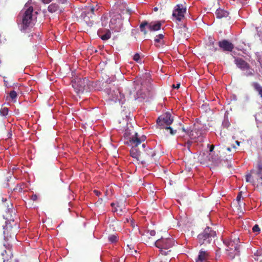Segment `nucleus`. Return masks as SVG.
<instances>
[{
  "instance_id": "obj_1",
  "label": "nucleus",
  "mask_w": 262,
  "mask_h": 262,
  "mask_svg": "<svg viewBox=\"0 0 262 262\" xmlns=\"http://www.w3.org/2000/svg\"><path fill=\"white\" fill-rule=\"evenodd\" d=\"M145 139V136L140 137L138 133H135L132 137L129 138V140L126 142L127 144L132 146L130 151V156L137 160L140 161L142 164L146 162H153L155 161L154 157L156 155L154 150L146 147L145 143H143L140 147L139 146Z\"/></svg>"
},
{
  "instance_id": "obj_2",
  "label": "nucleus",
  "mask_w": 262,
  "mask_h": 262,
  "mask_svg": "<svg viewBox=\"0 0 262 262\" xmlns=\"http://www.w3.org/2000/svg\"><path fill=\"white\" fill-rule=\"evenodd\" d=\"M175 241L173 238L161 237L155 242V245L159 249V257L166 256L170 257L173 253V247Z\"/></svg>"
},
{
  "instance_id": "obj_3",
  "label": "nucleus",
  "mask_w": 262,
  "mask_h": 262,
  "mask_svg": "<svg viewBox=\"0 0 262 262\" xmlns=\"http://www.w3.org/2000/svg\"><path fill=\"white\" fill-rule=\"evenodd\" d=\"M223 243L226 246V249L227 255L233 259L235 256L239 255V239L234 237L233 239H224Z\"/></svg>"
},
{
  "instance_id": "obj_4",
  "label": "nucleus",
  "mask_w": 262,
  "mask_h": 262,
  "mask_svg": "<svg viewBox=\"0 0 262 262\" xmlns=\"http://www.w3.org/2000/svg\"><path fill=\"white\" fill-rule=\"evenodd\" d=\"M173 119L169 113H166L160 117L157 120V124L160 128H165L171 135L177 133V130L173 129L169 125L172 123Z\"/></svg>"
},
{
  "instance_id": "obj_5",
  "label": "nucleus",
  "mask_w": 262,
  "mask_h": 262,
  "mask_svg": "<svg viewBox=\"0 0 262 262\" xmlns=\"http://www.w3.org/2000/svg\"><path fill=\"white\" fill-rule=\"evenodd\" d=\"M216 232L211 228L207 227L204 231L198 236V242L200 245L207 246L211 244L213 239L216 236Z\"/></svg>"
},
{
  "instance_id": "obj_6",
  "label": "nucleus",
  "mask_w": 262,
  "mask_h": 262,
  "mask_svg": "<svg viewBox=\"0 0 262 262\" xmlns=\"http://www.w3.org/2000/svg\"><path fill=\"white\" fill-rule=\"evenodd\" d=\"M100 6L98 4L90 5L86 7L84 11L81 13V17L89 26L93 24V17L95 16V12L99 10Z\"/></svg>"
},
{
  "instance_id": "obj_7",
  "label": "nucleus",
  "mask_w": 262,
  "mask_h": 262,
  "mask_svg": "<svg viewBox=\"0 0 262 262\" xmlns=\"http://www.w3.org/2000/svg\"><path fill=\"white\" fill-rule=\"evenodd\" d=\"M73 87L76 90L77 93H83L88 91L92 85L91 82L86 77L78 78L73 83Z\"/></svg>"
},
{
  "instance_id": "obj_8",
  "label": "nucleus",
  "mask_w": 262,
  "mask_h": 262,
  "mask_svg": "<svg viewBox=\"0 0 262 262\" xmlns=\"http://www.w3.org/2000/svg\"><path fill=\"white\" fill-rule=\"evenodd\" d=\"M68 4V0H57L55 3H53L49 5L48 10L51 13H61Z\"/></svg>"
},
{
  "instance_id": "obj_9",
  "label": "nucleus",
  "mask_w": 262,
  "mask_h": 262,
  "mask_svg": "<svg viewBox=\"0 0 262 262\" xmlns=\"http://www.w3.org/2000/svg\"><path fill=\"white\" fill-rule=\"evenodd\" d=\"M112 11L111 13L114 15L127 14L129 15L132 13L131 10L127 8L126 4L121 1H118L115 4Z\"/></svg>"
},
{
  "instance_id": "obj_10",
  "label": "nucleus",
  "mask_w": 262,
  "mask_h": 262,
  "mask_svg": "<svg viewBox=\"0 0 262 262\" xmlns=\"http://www.w3.org/2000/svg\"><path fill=\"white\" fill-rule=\"evenodd\" d=\"M110 28L116 32H119L123 28L122 15L112 14V18L110 21Z\"/></svg>"
},
{
  "instance_id": "obj_11",
  "label": "nucleus",
  "mask_w": 262,
  "mask_h": 262,
  "mask_svg": "<svg viewBox=\"0 0 262 262\" xmlns=\"http://www.w3.org/2000/svg\"><path fill=\"white\" fill-rule=\"evenodd\" d=\"M33 11V7H29L24 12H22V24L24 29H26L29 27H32L33 25L32 19Z\"/></svg>"
},
{
  "instance_id": "obj_12",
  "label": "nucleus",
  "mask_w": 262,
  "mask_h": 262,
  "mask_svg": "<svg viewBox=\"0 0 262 262\" xmlns=\"http://www.w3.org/2000/svg\"><path fill=\"white\" fill-rule=\"evenodd\" d=\"M182 131L186 133L190 138L192 140H196L198 142H202L203 140V136H202L201 130L195 127L191 128L188 127L185 128L183 127Z\"/></svg>"
},
{
  "instance_id": "obj_13",
  "label": "nucleus",
  "mask_w": 262,
  "mask_h": 262,
  "mask_svg": "<svg viewBox=\"0 0 262 262\" xmlns=\"http://www.w3.org/2000/svg\"><path fill=\"white\" fill-rule=\"evenodd\" d=\"M186 11V8H184L182 5H177L173 11L172 16L176 18V20L180 21L184 17Z\"/></svg>"
},
{
  "instance_id": "obj_14",
  "label": "nucleus",
  "mask_w": 262,
  "mask_h": 262,
  "mask_svg": "<svg viewBox=\"0 0 262 262\" xmlns=\"http://www.w3.org/2000/svg\"><path fill=\"white\" fill-rule=\"evenodd\" d=\"M106 92L108 94V99L112 101L116 102L120 101L124 97L118 90L111 91L108 89L106 90Z\"/></svg>"
},
{
  "instance_id": "obj_15",
  "label": "nucleus",
  "mask_w": 262,
  "mask_h": 262,
  "mask_svg": "<svg viewBox=\"0 0 262 262\" xmlns=\"http://www.w3.org/2000/svg\"><path fill=\"white\" fill-rule=\"evenodd\" d=\"M219 46L224 51L231 52L234 49V45L226 39L219 41Z\"/></svg>"
},
{
  "instance_id": "obj_16",
  "label": "nucleus",
  "mask_w": 262,
  "mask_h": 262,
  "mask_svg": "<svg viewBox=\"0 0 262 262\" xmlns=\"http://www.w3.org/2000/svg\"><path fill=\"white\" fill-rule=\"evenodd\" d=\"M209 258V253L207 251L201 250L196 262H207Z\"/></svg>"
},
{
  "instance_id": "obj_17",
  "label": "nucleus",
  "mask_w": 262,
  "mask_h": 262,
  "mask_svg": "<svg viewBox=\"0 0 262 262\" xmlns=\"http://www.w3.org/2000/svg\"><path fill=\"white\" fill-rule=\"evenodd\" d=\"M12 228L7 227V229L4 231V238L5 240L9 241L10 239H15L16 237L15 232H12Z\"/></svg>"
},
{
  "instance_id": "obj_18",
  "label": "nucleus",
  "mask_w": 262,
  "mask_h": 262,
  "mask_svg": "<svg viewBox=\"0 0 262 262\" xmlns=\"http://www.w3.org/2000/svg\"><path fill=\"white\" fill-rule=\"evenodd\" d=\"M161 27V23L160 21L148 23V29L151 31L159 30Z\"/></svg>"
},
{
  "instance_id": "obj_19",
  "label": "nucleus",
  "mask_w": 262,
  "mask_h": 262,
  "mask_svg": "<svg viewBox=\"0 0 262 262\" xmlns=\"http://www.w3.org/2000/svg\"><path fill=\"white\" fill-rule=\"evenodd\" d=\"M235 64L242 69H246L249 68L248 64L243 59L237 58L235 59Z\"/></svg>"
},
{
  "instance_id": "obj_20",
  "label": "nucleus",
  "mask_w": 262,
  "mask_h": 262,
  "mask_svg": "<svg viewBox=\"0 0 262 262\" xmlns=\"http://www.w3.org/2000/svg\"><path fill=\"white\" fill-rule=\"evenodd\" d=\"M164 36L162 34H159L155 37L154 41L155 45L157 47L160 48L164 45Z\"/></svg>"
},
{
  "instance_id": "obj_21",
  "label": "nucleus",
  "mask_w": 262,
  "mask_h": 262,
  "mask_svg": "<svg viewBox=\"0 0 262 262\" xmlns=\"http://www.w3.org/2000/svg\"><path fill=\"white\" fill-rule=\"evenodd\" d=\"M4 253H2L3 256V262H11L13 255L10 250L8 251L6 250L4 251Z\"/></svg>"
},
{
  "instance_id": "obj_22",
  "label": "nucleus",
  "mask_w": 262,
  "mask_h": 262,
  "mask_svg": "<svg viewBox=\"0 0 262 262\" xmlns=\"http://www.w3.org/2000/svg\"><path fill=\"white\" fill-rule=\"evenodd\" d=\"M215 15L217 18H222L228 16L229 13L222 9H217L215 12Z\"/></svg>"
},
{
  "instance_id": "obj_23",
  "label": "nucleus",
  "mask_w": 262,
  "mask_h": 262,
  "mask_svg": "<svg viewBox=\"0 0 262 262\" xmlns=\"http://www.w3.org/2000/svg\"><path fill=\"white\" fill-rule=\"evenodd\" d=\"M115 204L114 203H111V206L113 208V211L116 212L117 214L118 215H122V214L124 212L123 209L124 208H123L122 206L119 204V203H117L116 205V206L115 207Z\"/></svg>"
},
{
  "instance_id": "obj_24",
  "label": "nucleus",
  "mask_w": 262,
  "mask_h": 262,
  "mask_svg": "<svg viewBox=\"0 0 262 262\" xmlns=\"http://www.w3.org/2000/svg\"><path fill=\"white\" fill-rule=\"evenodd\" d=\"M252 86L253 87L254 90L258 93V94L262 98V86L256 82H253L252 83Z\"/></svg>"
},
{
  "instance_id": "obj_25",
  "label": "nucleus",
  "mask_w": 262,
  "mask_h": 262,
  "mask_svg": "<svg viewBox=\"0 0 262 262\" xmlns=\"http://www.w3.org/2000/svg\"><path fill=\"white\" fill-rule=\"evenodd\" d=\"M146 27L148 28V22L144 21L140 25V28L141 32H143L144 35L147 34V31L146 30Z\"/></svg>"
},
{
  "instance_id": "obj_26",
  "label": "nucleus",
  "mask_w": 262,
  "mask_h": 262,
  "mask_svg": "<svg viewBox=\"0 0 262 262\" xmlns=\"http://www.w3.org/2000/svg\"><path fill=\"white\" fill-rule=\"evenodd\" d=\"M256 174L258 177L262 181V164L259 163L257 165V170Z\"/></svg>"
},
{
  "instance_id": "obj_27",
  "label": "nucleus",
  "mask_w": 262,
  "mask_h": 262,
  "mask_svg": "<svg viewBox=\"0 0 262 262\" xmlns=\"http://www.w3.org/2000/svg\"><path fill=\"white\" fill-rule=\"evenodd\" d=\"M108 18L106 15H103L101 18L102 26L105 27L108 24Z\"/></svg>"
},
{
  "instance_id": "obj_28",
  "label": "nucleus",
  "mask_w": 262,
  "mask_h": 262,
  "mask_svg": "<svg viewBox=\"0 0 262 262\" xmlns=\"http://www.w3.org/2000/svg\"><path fill=\"white\" fill-rule=\"evenodd\" d=\"M111 33L108 30H107L106 33L105 34L102 35L100 37V38L103 40H106L110 39L111 38Z\"/></svg>"
},
{
  "instance_id": "obj_29",
  "label": "nucleus",
  "mask_w": 262,
  "mask_h": 262,
  "mask_svg": "<svg viewBox=\"0 0 262 262\" xmlns=\"http://www.w3.org/2000/svg\"><path fill=\"white\" fill-rule=\"evenodd\" d=\"M9 96L13 101H15L17 95L15 91H11L9 93Z\"/></svg>"
},
{
  "instance_id": "obj_30",
  "label": "nucleus",
  "mask_w": 262,
  "mask_h": 262,
  "mask_svg": "<svg viewBox=\"0 0 262 262\" xmlns=\"http://www.w3.org/2000/svg\"><path fill=\"white\" fill-rule=\"evenodd\" d=\"M8 108L6 107L2 108L0 110L1 115L4 116H7L8 114Z\"/></svg>"
},
{
  "instance_id": "obj_31",
  "label": "nucleus",
  "mask_w": 262,
  "mask_h": 262,
  "mask_svg": "<svg viewBox=\"0 0 262 262\" xmlns=\"http://www.w3.org/2000/svg\"><path fill=\"white\" fill-rule=\"evenodd\" d=\"M127 247L129 250H128V249H127L126 250L128 251V252H130L131 254H134V253H137V250L134 249V247L132 245H127Z\"/></svg>"
},
{
  "instance_id": "obj_32",
  "label": "nucleus",
  "mask_w": 262,
  "mask_h": 262,
  "mask_svg": "<svg viewBox=\"0 0 262 262\" xmlns=\"http://www.w3.org/2000/svg\"><path fill=\"white\" fill-rule=\"evenodd\" d=\"M163 256H161V257H159V254L158 255V259H159V261H158L157 262H170V259H169L170 257H168L166 259H163Z\"/></svg>"
},
{
  "instance_id": "obj_33",
  "label": "nucleus",
  "mask_w": 262,
  "mask_h": 262,
  "mask_svg": "<svg viewBox=\"0 0 262 262\" xmlns=\"http://www.w3.org/2000/svg\"><path fill=\"white\" fill-rule=\"evenodd\" d=\"M117 236L115 235H112L108 237L109 241L111 243H114L117 241Z\"/></svg>"
},
{
  "instance_id": "obj_34",
  "label": "nucleus",
  "mask_w": 262,
  "mask_h": 262,
  "mask_svg": "<svg viewBox=\"0 0 262 262\" xmlns=\"http://www.w3.org/2000/svg\"><path fill=\"white\" fill-rule=\"evenodd\" d=\"M140 55L139 53H136L134 56V57H133V59L135 61H137V62H139V60H140Z\"/></svg>"
},
{
  "instance_id": "obj_35",
  "label": "nucleus",
  "mask_w": 262,
  "mask_h": 262,
  "mask_svg": "<svg viewBox=\"0 0 262 262\" xmlns=\"http://www.w3.org/2000/svg\"><path fill=\"white\" fill-rule=\"evenodd\" d=\"M252 231L254 232H258L260 231V228L257 225H255L252 228Z\"/></svg>"
},
{
  "instance_id": "obj_36",
  "label": "nucleus",
  "mask_w": 262,
  "mask_h": 262,
  "mask_svg": "<svg viewBox=\"0 0 262 262\" xmlns=\"http://www.w3.org/2000/svg\"><path fill=\"white\" fill-rule=\"evenodd\" d=\"M251 173H248L246 175V182H251Z\"/></svg>"
},
{
  "instance_id": "obj_37",
  "label": "nucleus",
  "mask_w": 262,
  "mask_h": 262,
  "mask_svg": "<svg viewBox=\"0 0 262 262\" xmlns=\"http://www.w3.org/2000/svg\"><path fill=\"white\" fill-rule=\"evenodd\" d=\"M147 234H149L150 236H155L156 235V231L155 230L148 231Z\"/></svg>"
},
{
  "instance_id": "obj_38",
  "label": "nucleus",
  "mask_w": 262,
  "mask_h": 262,
  "mask_svg": "<svg viewBox=\"0 0 262 262\" xmlns=\"http://www.w3.org/2000/svg\"><path fill=\"white\" fill-rule=\"evenodd\" d=\"M241 198H242V192H239V193L238 194V195L236 197V200L238 202V204L239 203V202L241 200Z\"/></svg>"
},
{
  "instance_id": "obj_39",
  "label": "nucleus",
  "mask_w": 262,
  "mask_h": 262,
  "mask_svg": "<svg viewBox=\"0 0 262 262\" xmlns=\"http://www.w3.org/2000/svg\"><path fill=\"white\" fill-rule=\"evenodd\" d=\"M31 199L33 201H36L37 200V195L36 194H33V195H32Z\"/></svg>"
},
{
  "instance_id": "obj_40",
  "label": "nucleus",
  "mask_w": 262,
  "mask_h": 262,
  "mask_svg": "<svg viewBox=\"0 0 262 262\" xmlns=\"http://www.w3.org/2000/svg\"><path fill=\"white\" fill-rule=\"evenodd\" d=\"M192 141H188L186 143V145H187L188 149L190 148V147L192 145Z\"/></svg>"
},
{
  "instance_id": "obj_41",
  "label": "nucleus",
  "mask_w": 262,
  "mask_h": 262,
  "mask_svg": "<svg viewBox=\"0 0 262 262\" xmlns=\"http://www.w3.org/2000/svg\"><path fill=\"white\" fill-rule=\"evenodd\" d=\"M4 82L5 86L8 87V88L10 86V85L9 84L8 81L5 79V77H4Z\"/></svg>"
},
{
  "instance_id": "obj_42",
  "label": "nucleus",
  "mask_w": 262,
  "mask_h": 262,
  "mask_svg": "<svg viewBox=\"0 0 262 262\" xmlns=\"http://www.w3.org/2000/svg\"><path fill=\"white\" fill-rule=\"evenodd\" d=\"M94 193L97 195V196H99L100 194H101V192L97 190H94Z\"/></svg>"
},
{
  "instance_id": "obj_43",
  "label": "nucleus",
  "mask_w": 262,
  "mask_h": 262,
  "mask_svg": "<svg viewBox=\"0 0 262 262\" xmlns=\"http://www.w3.org/2000/svg\"><path fill=\"white\" fill-rule=\"evenodd\" d=\"M180 83H177L176 84V85H175L174 84H173L172 86L173 88H176V89H179L180 88Z\"/></svg>"
},
{
  "instance_id": "obj_44",
  "label": "nucleus",
  "mask_w": 262,
  "mask_h": 262,
  "mask_svg": "<svg viewBox=\"0 0 262 262\" xmlns=\"http://www.w3.org/2000/svg\"><path fill=\"white\" fill-rule=\"evenodd\" d=\"M214 148V146L213 145H211L210 146L209 151L210 152H212Z\"/></svg>"
},
{
  "instance_id": "obj_45",
  "label": "nucleus",
  "mask_w": 262,
  "mask_h": 262,
  "mask_svg": "<svg viewBox=\"0 0 262 262\" xmlns=\"http://www.w3.org/2000/svg\"><path fill=\"white\" fill-rule=\"evenodd\" d=\"M52 0H42V2L45 4H49L50 2H51Z\"/></svg>"
},
{
  "instance_id": "obj_46",
  "label": "nucleus",
  "mask_w": 262,
  "mask_h": 262,
  "mask_svg": "<svg viewBox=\"0 0 262 262\" xmlns=\"http://www.w3.org/2000/svg\"><path fill=\"white\" fill-rule=\"evenodd\" d=\"M103 202V200L102 199H99L98 201L96 202V204H101Z\"/></svg>"
},
{
  "instance_id": "obj_47",
  "label": "nucleus",
  "mask_w": 262,
  "mask_h": 262,
  "mask_svg": "<svg viewBox=\"0 0 262 262\" xmlns=\"http://www.w3.org/2000/svg\"><path fill=\"white\" fill-rule=\"evenodd\" d=\"M229 125V123L228 122H225L223 123V125H225V126L227 127Z\"/></svg>"
},
{
  "instance_id": "obj_48",
  "label": "nucleus",
  "mask_w": 262,
  "mask_h": 262,
  "mask_svg": "<svg viewBox=\"0 0 262 262\" xmlns=\"http://www.w3.org/2000/svg\"><path fill=\"white\" fill-rule=\"evenodd\" d=\"M116 262H124V260L123 259L121 260L120 259V260L117 261Z\"/></svg>"
},
{
  "instance_id": "obj_49",
  "label": "nucleus",
  "mask_w": 262,
  "mask_h": 262,
  "mask_svg": "<svg viewBox=\"0 0 262 262\" xmlns=\"http://www.w3.org/2000/svg\"><path fill=\"white\" fill-rule=\"evenodd\" d=\"M154 10L155 11H157L158 10V8L157 7H155V8H154Z\"/></svg>"
},
{
  "instance_id": "obj_50",
  "label": "nucleus",
  "mask_w": 262,
  "mask_h": 262,
  "mask_svg": "<svg viewBox=\"0 0 262 262\" xmlns=\"http://www.w3.org/2000/svg\"><path fill=\"white\" fill-rule=\"evenodd\" d=\"M227 150L228 151H231V148H230V147H228V148H227Z\"/></svg>"
},
{
  "instance_id": "obj_51",
  "label": "nucleus",
  "mask_w": 262,
  "mask_h": 262,
  "mask_svg": "<svg viewBox=\"0 0 262 262\" xmlns=\"http://www.w3.org/2000/svg\"><path fill=\"white\" fill-rule=\"evenodd\" d=\"M124 136H126V137L127 136V131H126V132L125 133V134H124Z\"/></svg>"
},
{
  "instance_id": "obj_52",
  "label": "nucleus",
  "mask_w": 262,
  "mask_h": 262,
  "mask_svg": "<svg viewBox=\"0 0 262 262\" xmlns=\"http://www.w3.org/2000/svg\"><path fill=\"white\" fill-rule=\"evenodd\" d=\"M183 29L184 30V31H185V30L186 29V28L185 27H183Z\"/></svg>"
},
{
  "instance_id": "obj_53",
  "label": "nucleus",
  "mask_w": 262,
  "mask_h": 262,
  "mask_svg": "<svg viewBox=\"0 0 262 262\" xmlns=\"http://www.w3.org/2000/svg\"><path fill=\"white\" fill-rule=\"evenodd\" d=\"M236 143L237 144V145H239V142H238V141H236Z\"/></svg>"
},
{
  "instance_id": "obj_54",
  "label": "nucleus",
  "mask_w": 262,
  "mask_h": 262,
  "mask_svg": "<svg viewBox=\"0 0 262 262\" xmlns=\"http://www.w3.org/2000/svg\"><path fill=\"white\" fill-rule=\"evenodd\" d=\"M253 172V170H251V172L252 173Z\"/></svg>"
}]
</instances>
